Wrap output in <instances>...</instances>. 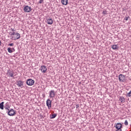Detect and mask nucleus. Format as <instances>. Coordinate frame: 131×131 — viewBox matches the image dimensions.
I'll list each match as a JSON object with an SVG mask.
<instances>
[{
    "mask_svg": "<svg viewBox=\"0 0 131 131\" xmlns=\"http://www.w3.org/2000/svg\"><path fill=\"white\" fill-rule=\"evenodd\" d=\"M14 74H15V73H14L12 70H8L7 73V75L8 76H9V77H12L13 78H15V75H14Z\"/></svg>",
    "mask_w": 131,
    "mask_h": 131,
    "instance_id": "nucleus-1",
    "label": "nucleus"
},
{
    "mask_svg": "<svg viewBox=\"0 0 131 131\" xmlns=\"http://www.w3.org/2000/svg\"><path fill=\"white\" fill-rule=\"evenodd\" d=\"M16 114V111H14L13 108L10 109L8 112V115H9V116H15Z\"/></svg>",
    "mask_w": 131,
    "mask_h": 131,
    "instance_id": "nucleus-2",
    "label": "nucleus"
},
{
    "mask_svg": "<svg viewBox=\"0 0 131 131\" xmlns=\"http://www.w3.org/2000/svg\"><path fill=\"white\" fill-rule=\"evenodd\" d=\"M34 82H35L34 81V80H32V79H28L27 80L26 84H27V85L31 86L34 84Z\"/></svg>",
    "mask_w": 131,
    "mask_h": 131,
    "instance_id": "nucleus-3",
    "label": "nucleus"
},
{
    "mask_svg": "<svg viewBox=\"0 0 131 131\" xmlns=\"http://www.w3.org/2000/svg\"><path fill=\"white\" fill-rule=\"evenodd\" d=\"M119 81L124 82L125 81V76L123 74H120L118 76Z\"/></svg>",
    "mask_w": 131,
    "mask_h": 131,
    "instance_id": "nucleus-4",
    "label": "nucleus"
},
{
    "mask_svg": "<svg viewBox=\"0 0 131 131\" xmlns=\"http://www.w3.org/2000/svg\"><path fill=\"white\" fill-rule=\"evenodd\" d=\"M31 10H32V9H31V7L28 6H25V7L24 8V11L26 13H29V12H30Z\"/></svg>",
    "mask_w": 131,
    "mask_h": 131,
    "instance_id": "nucleus-5",
    "label": "nucleus"
},
{
    "mask_svg": "<svg viewBox=\"0 0 131 131\" xmlns=\"http://www.w3.org/2000/svg\"><path fill=\"white\" fill-rule=\"evenodd\" d=\"M46 105L48 107V109L52 108V101L49 99H47L46 101Z\"/></svg>",
    "mask_w": 131,
    "mask_h": 131,
    "instance_id": "nucleus-6",
    "label": "nucleus"
},
{
    "mask_svg": "<svg viewBox=\"0 0 131 131\" xmlns=\"http://www.w3.org/2000/svg\"><path fill=\"white\" fill-rule=\"evenodd\" d=\"M20 37H21V36H20V34H19V33H16V35L12 36L11 38L13 40H16V39H19Z\"/></svg>",
    "mask_w": 131,
    "mask_h": 131,
    "instance_id": "nucleus-7",
    "label": "nucleus"
},
{
    "mask_svg": "<svg viewBox=\"0 0 131 131\" xmlns=\"http://www.w3.org/2000/svg\"><path fill=\"white\" fill-rule=\"evenodd\" d=\"M40 70L41 71L42 73H46V72H47V67H46V66H41Z\"/></svg>",
    "mask_w": 131,
    "mask_h": 131,
    "instance_id": "nucleus-8",
    "label": "nucleus"
},
{
    "mask_svg": "<svg viewBox=\"0 0 131 131\" xmlns=\"http://www.w3.org/2000/svg\"><path fill=\"white\" fill-rule=\"evenodd\" d=\"M55 96H56V94H55V91L51 90L49 92V97L50 98H55Z\"/></svg>",
    "mask_w": 131,
    "mask_h": 131,
    "instance_id": "nucleus-9",
    "label": "nucleus"
},
{
    "mask_svg": "<svg viewBox=\"0 0 131 131\" xmlns=\"http://www.w3.org/2000/svg\"><path fill=\"white\" fill-rule=\"evenodd\" d=\"M115 127H116V128L117 129H120V128H122V124L120 123H117V124L115 123Z\"/></svg>",
    "mask_w": 131,
    "mask_h": 131,
    "instance_id": "nucleus-10",
    "label": "nucleus"
},
{
    "mask_svg": "<svg viewBox=\"0 0 131 131\" xmlns=\"http://www.w3.org/2000/svg\"><path fill=\"white\" fill-rule=\"evenodd\" d=\"M23 81L19 80L16 81V84L18 85V86H19L20 88H23Z\"/></svg>",
    "mask_w": 131,
    "mask_h": 131,
    "instance_id": "nucleus-11",
    "label": "nucleus"
},
{
    "mask_svg": "<svg viewBox=\"0 0 131 131\" xmlns=\"http://www.w3.org/2000/svg\"><path fill=\"white\" fill-rule=\"evenodd\" d=\"M53 19L52 18H48L47 19V24L49 25H52L53 24Z\"/></svg>",
    "mask_w": 131,
    "mask_h": 131,
    "instance_id": "nucleus-12",
    "label": "nucleus"
},
{
    "mask_svg": "<svg viewBox=\"0 0 131 131\" xmlns=\"http://www.w3.org/2000/svg\"><path fill=\"white\" fill-rule=\"evenodd\" d=\"M61 3L64 6H67L68 4V0H61Z\"/></svg>",
    "mask_w": 131,
    "mask_h": 131,
    "instance_id": "nucleus-13",
    "label": "nucleus"
},
{
    "mask_svg": "<svg viewBox=\"0 0 131 131\" xmlns=\"http://www.w3.org/2000/svg\"><path fill=\"white\" fill-rule=\"evenodd\" d=\"M119 101L121 103H124V102H125V98H124L123 97H120Z\"/></svg>",
    "mask_w": 131,
    "mask_h": 131,
    "instance_id": "nucleus-14",
    "label": "nucleus"
},
{
    "mask_svg": "<svg viewBox=\"0 0 131 131\" xmlns=\"http://www.w3.org/2000/svg\"><path fill=\"white\" fill-rule=\"evenodd\" d=\"M57 117V114H53L50 116V119H54V118H56Z\"/></svg>",
    "mask_w": 131,
    "mask_h": 131,
    "instance_id": "nucleus-15",
    "label": "nucleus"
},
{
    "mask_svg": "<svg viewBox=\"0 0 131 131\" xmlns=\"http://www.w3.org/2000/svg\"><path fill=\"white\" fill-rule=\"evenodd\" d=\"M4 104H5L4 102H2L1 103H0V109L2 110H4Z\"/></svg>",
    "mask_w": 131,
    "mask_h": 131,
    "instance_id": "nucleus-16",
    "label": "nucleus"
},
{
    "mask_svg": "<svg viewBox=\"0 0 131 131\" xmlns=\"http://www.w3.org/2000/svg\"><path fill=\"white\" fill-rule=\"evenodd\" d=\"M113 50H117L118 49V45H113L112 47Z\"/></svg>",
    "mask_w": 131,
    "mask_h": 131,
    "instance_id": "nucleus-17",
    "label": "nucleus"
},
{
    "mask_svg": "<svg viewBox=\"0 0 131 131\" xmlns=\"http://www.w3.org/2000/svg\"><path fill=\"white\" fill-rule=\"evenodd\" d=\"M10 106L9 105H6L5 106V109L6 110H7L8 112L10 111V110H11V109H10Z\"/></svg>",
    "mask_w": 131,
    "mask_h": 131,
    "instance_id": "nucleus-18",
    "label": "nucleus"
},
{
    "mask_svg": "<svg viewBox=\"0 0 131 131\" xmlns=\"http://www.w3.org/2000/svg\"><path fill=\"white\" fill-rule=\"evenodd\" d=\"M7 51L8 52V53H10L11 54V53H13V51H12V48H8L7 49Z\"/></svg>",
    "mask_w": 131,
    "mask_h": 131,
    "instance_id": "nucleus-19",
    "label": "nucleus"
},
{
    "mask_svg": "<svg viewBox=\"0 0 131 131\" xmlns=\"http://www.w3.org/2000/svg\"><path fill=\"white\" fill-rule=\"evenodd\" d=\"M126 97H131V91L126 94Z\"/></svg>",
    "mask_w": 131,
    "mask_h": 131,
    "instance_id": "nucleus-20",
    "label": "nucleus"
},
{
    "mask_svg": "<svg viewBox=\"0 0 131 131\" xmlns=\"http://www.w3.org/2000/svg\"><path fill=\"white\" fill-rule=\"evenodd\" d=\"M11 35L13 36H15V35H17V33L16 32H13V33H12L11 34Z\"/></svg>",
    "mask_w": 131,
    "mask_h": 131,
    "instance_id": "nucleus-21",
    "label": "nucleus"
},
{
    "mask_svg": "<svg viewBox=\"0 0 131 131\" xmlns=\"http://www.w3.org/2000/svg\"><path fill=\"white\" fill-rule=\"evenodd\" d=\"M125 125H128V122H127V120H126L124 122Z\"/></svg>",
    "mask_w": 131,
    "mask_h": 131,
    "instance_id": "nucleus-22",
    "label": "nucleus"
},
{
    "mask_svg": "<svg viewBox=\"0 0 131 131\" xmlns=\"http://www.w3.org/2000/svg\"><path fill=\"white\" fill-rule=\"evenodd\" d=\"M8 46H9L10 47H13V46H14V43H9V44H8Z\"/></svg>",
    "mask_w": 131,
    "mask_h": 131,
    "instance_id": "nucleus-23",
    "label": "nucleus"
},
{
    "mask_svg": "<svg viewBox=\"0 0 131 131\" xmlns=\"http://www.w3.org/2000/svg\"><path fill=\"white\" fill-rule=\"evenodd\" d=\"M43 2V0H40L39 1V4H42Z\"/></svg>",
    "mask_w": 131,
    "mask_h": 131,
    "instance_id": "nucleus-24",
    "label": "nucleus"
},
{
    "mask_svg": "<svg viewBox=\"0 0 131 131\" xmlns=\"http://www.w3.org/2000/svg\"><path fill=\"white\" fill-rule=\"evenodd\" d=\"M103 14L104 15H106V14H107V11H103Z\"/></svg>",
    "mask_w": 131,
    "mask_h": 131,
    "instance_id": "nucleus-25",
    "label": "nucleus"
},
{
    "mask_svg": "<svg viewBox=\"0 0 131 131\" xmlns=\"http://www.w3.org/2000/svg\"><path fill=\"white\" fill-rule=\"evenodd\" d=\"M116 131H122V129H121V128L117 129V130Z\"/></svg>",
    "mask_w": 131,
    "mask_h": 131,
    "instance_id": "nucleus-26",
    "label": "nucleus"
},
{
    "mask_svg": "<svg viewBox=\"0 0 131 131\" xmlns=\"http://www.w3.org/2000/svg\"><path fill=\"white\" fill-rule=\"evenodd\" d=\"M12 51V53L13 52H15V49L14 48H12L11 49Z\"/></svg>",
    "mask_w": 131,
    "mask_h": 131,
    "instance_id": "nucleus-27",
    "label": "nucleus"
},
{
    "mask_svg": "<svg viewBox=\"0 0 131 131\" xmlns=\"http://www.w3.org/2000/svg\"><path fill=\"white\" fill-rule=\"evenodd\" d=\"M125 20H126V21H127V20H128V17H126Z\"/></svg>",
    "mask_w": 131,
    "mask_h": 131,
    "instance_id": "nucleus-28",
    "label": "nucleus"
},
{
    "mask_svg": "<svg viewBox=\"0 0 131 131\" xmlns=\"http://www.w3.org/2000/svg\"><path fill=\"white\" fill-rule=\"evenodd\" d=\"M79 107V104H77L76 105V108H78Z\"/></svg>",
    "mask_w": 131,
    "mask_h": 131,
    "instance_id": "nucleus-29",
    "label": "nucleus"
},
{
    "mask_svg": "<svg viewBox=\"0 0 131 131\" xmlns=\"http://www.w3.org/2000/svg\"><path fill=\"white\" fill-rule=\"evenodd\" d=\"M12 31H14L13 29H11Z\"/></svg>",
    "mask_w": 131,
    "mask_h": 131,
    "instance_id": "nucleus-30",
    "label": "nucleus"
},
{
    "mask_svg": "<svg viewBox=\"0 0 131 131\" xmlns=\"http://www.w3.org/2000/svg\"><path fill=\"white\" fill-rule=\"evenodd\" d=\"M2 45V41L0 40V46Z\"/></svg>",
    "mask_w": 131,
    "mask_h": 131,
    "instance_id": "nucleus-31",
    "label": "nucleus"
}]
</instances>
